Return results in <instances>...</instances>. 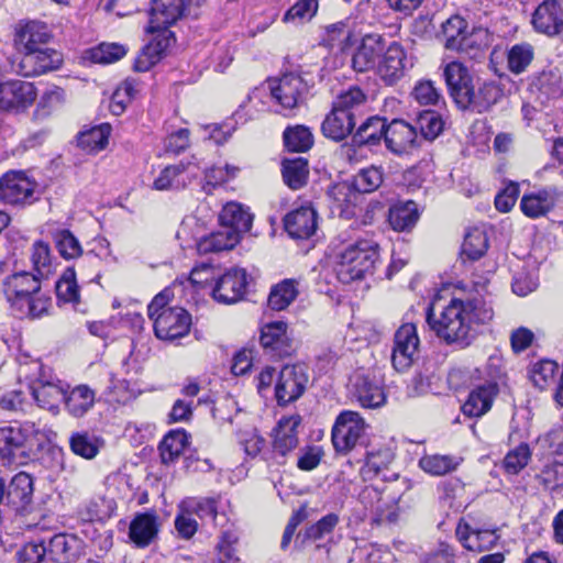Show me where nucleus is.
Masks as SVG:
<instances>
[{
	"label": "nucleus",
	"instance_id": "nucleus-1",
	"mask_svg": "<svg viewBox=\"0 0 563 563\" xmlns=\"http://www.w3.org/2000/svg\"><path fill=\"white\" fill-rule=\"evenodd\" d=\"M42 279L35 274L20 272L3 282L7 301L20 317L36 319L47 313L49 298L40 294Z\"/></svg>",
	"mask_w": 563,
	"mask_h": 563
},
{
	"label": "nucleus",
	"instance_id": "nucleus-2",
	"mask_svg": "<svg viewBox=\"0 0 563 563\" xmlns=\"http://www.w3.org/2000/svg\"><path fill=\"white\" fill-rule=\"evenodd\" d=\"M427 322L435 334L446 343L470 344L472 338V319L466 313L464 300L454 298L443 308L439 317L429 308Z\"/></svg>",
	"mask_w": 563,
	"mask_h": 563
},
{
	"label": "nucleus",
	"instance_id": "nucleus-3",
	"mask_svg": "<svg viewBox=\"0 0 563 563\" xmlns=\"http://www.w3.org/2000/svg\"><path fill=\"white\" fill-rule=\"evenodd\" d=\"M379 257L378 244L372 240H358L349 244L340 254L336 275L341 283L350 284L372 274Z\"/></svg>",
	"mask_w": 563,
	"mask_h": 563
},
{
	"label": "nucleus",
	"instance_id": "nucleus-4",
	"mask_svg": "<svg viewBox=\"0 0 563 563\" xmlns=\"http://www.w3.org/2000/svg\"><path fill=\"white\" fill-rule=\"evenodd\" d=\"M37 432L33 422L0 428V457L8 464H26Z\"/></svg>",
	"mask_w": 563,
	"mask_h": 563
},
{
	"label": "nucleus",
	"instance_id": "nucleus-5",
	"mask_svg": "<svg viewBox=\"0 0 563 563\" xmlns=\"http://www.w3.org/2000/svg\"><path fill=\"white\" fill-rule=\"evenodd\" d=\"M36 187L24 172L10 170L0 177V201L18 208L31 206L38 200Z\"/></svg>",
	"mask_w": 563,
	"mask_h": 563
},
{
	"label": "nucleus",
	"instance_id": "nucleus-6",
	"mask_svg": "<svg viewBox=\"0 0 563 563\" xmlns=\"http://www.w3.org/2000/svg\"><path fill=\"white\" fill-rule=\"evenodd\" d=\"M269 89L274 100L285 110H294L303 104L309 92L307 81L296 73L272 79Z\"/></svg>",
	"mask_w": 563,
	"mask_h": 563
},
{
	"label": "nucleus",
	"instance_id": "nucleus-7",
	"mask_svg": "<svg viewBox=\"0 0 563 563\" xmlns=\"http://www.w3.org/2000/svg\"><path fill=\"white\" fill-rule=\"evenodd\" d=\"M309 375L305 365H285L275 384V398L279 406H287L299 399L305 393Z\"/></svg>",
	"mask_w": 563,
	"mask_h": 563
},
{
	"label": "nucleus",
	"instance_id": "nucleus-8",
	"mask_svg": "<svg viewBox=\"0 0 563 563\" xmlns=\"http://www.w3.org/2000/svg\"><path fill=\"white\" fill-rule=\"evenodd\" d=\"M365 432V422L355 411L341 412L332 428V443L338 453L346 454L355 448Z\"/></svg>",
	"mask_w": 563,
	"mask_h": 563
},
{
	"label": "nucleus",
	"instance_id": "nucleus-9",
	"mask_svg": "<svg viewBox=\"0 0 563 563\" xmlns=\"http://www.w3.org/2000/svg\"><path fill=\"white\" fill-rule=\"evenodd\" d=\"M22 53L16 71L24 77H34L56 70L63 63L62 54L51 47L29 48Z\"/></svg>",
	"mask_w": 563,
	"mask_h": 563
},
{
	"label": "nucleus",
	"instance_id": "nucleus-10",
	"mask_svg": "<svg viewBox=\"0 0 563 563\" xmlns=\"http://www.w3.org/2000/svg\"><path fill=\"white\" fill-rule=\"evenodd\" d=\"M449 93L461 110L470 109V96L475 87L474 78L466 66L460 62L449 63L443 70Z\"/></svg>",
	"mask_w": 563,
	"mask_h": 563
},
{
	"label": "nucleus",
	"instance_id": "nucleus-11",
	"mask_svg": "<svg viewBox=\"0 0 563 563\" xmlns=\"http://www.w3.org/2000/svg\"><path fill=\"white\" fill-rule=\"evenodd\" d=\"M37 92L32 82L12 79L0 84V109L5 112H22L30 108Z\"/></svg>",
	"mask_w": 563,
	"mask_h": 563
},
{
	"label": "nucleus",
	"instance_id": "nucleus-12",
	"mask_svg": "<svg viewBox=\"0 0 563 563\" xmlns=\"http://www.w3.org/2000/svg\"><path fill=\"white\" fill-rule=\"evenodd\" d=\"M419 346L417 329L412 323L401 325L395 333L391 364L397 372H406L413 364Z\"/></svg>",
	"mask_w": 563,
	"mask_h": 563
},
{
	"label": "nucleus",
	"instance_id": "nucleus-13",
	"mask_svg": "<svg viewBox=\"0 0 563 563\" xmlns=\"http://www.w3.org/2000/svg\"><path fill=\"white\" fill-rule=\"evenodd\" d=\"M152 320L155 335L164 341H173L185 336L191 325L190 314L180 307L163 310Z\"/></svg>",
	"mask_w": 563,
	"mask_h": 563
},
{
	"label": "nucleus",
	"instance_id": "nucleus-14",
	"mask_svg": "<svg viewBox=\"0 0 563 563\" xmlns=\"http://www.w3.org/2000/svg\"><path fill=\"white\" fill-rule=\"evenodd\" d=\"M386 147L396 155H409L421 146L417 128L404 120H393L387 124Z\"/></svg>",
	"mask_w": 563,
	"mask_h": 563
},
{
	"label": "nucleus",
	"instance_id": "nucleus-15",
	"mask_svg": "<svg viewBox=\"0 0 563 563\" xmlns=\"http://www.w3.org/2000/svg\"><path fill=\"white\" fill-rule=\"evenodd\" d=\"M246 286V272L233 268L218 279L212 290V296L219 302L225 305L234 303L243 298Z\"/></svg>",
	"mask_w": 563,
	"mask_h": 563
},
{
	"label": "nucleus",
	"instance_id": "nucleus-16",
	"mask_svg": "<svg viewBox=\"0 0 563 563\" xmlns=\"http://www.w3.org/2000/svg\"><path fill=\"white\" fill-rule=\"evenodd\" d=\"M386 48V40L379 34H367L352 56V67L357 73H364L377 67L379 58Z\"/></svg>",
	"mask_w": 563,
	"mask_h": 563
},
{
	"label": "nucleus",
	"instance_id": "nucleus-17",
	"mask_svg": "<svg viewBox=\"0 0 563 563\" xmlns=\"http://www.w3.org/2000/svg\"><path fill=\"white\" fill-rule=\"evenodd\" d=\"M534 29L553 36L563 32V9L556 0H545L532 15Z\"/></svg>",
	"mask_w": 563,
	"mask_h": 563
},
{
	"label": "nucleus",
	"instance_id": "nucleus-18",
	"mask_svg": "<svg viewBox=\"0 0 563 563\" xmlns=\"http://www.w3.org/2000/svg\"><path fill=\"white\" fill-rule=\"evenodd\" d=\"M562 197L563 192L555 187H547L537 192L523 195L520 208L525 216L536 219L550 212Z\"/></svg>",
	"mask_w": 563,
	"mask_h": 563
},
{
	"label": "nucleus",
	"instance_id": "nucleus-19",
	"mask_svg": "<svg viewBox=\"0 0 563 563\" xmlns=\"http://www.w3.org/2000/svg\"><path fill=\"white\" fill-rule=\"evenodd\" d=\"M377 65V74L386 85H394L405 74L406 53L400 44L386 46Z\"/></svg>",
	"mask_w": 563,
	"mask_h": 563
},
{
	"label": "nucleus",
	"instance_id": "nucleus-20",
	"mask_svg": "<svg viewBox=\"0 0 563 563\" xmlns=\"http://www.w3.org/2000/svg\"><path fill=\"white\" fill-rule=\"evenodd\" d=\"M262 346L269 351L273 356L284 357L292 352L291 340L287 335V323L275 321L265 324L260 338Z\"/></svg>",
	"mask_w": 563,
	"mask_h": 563
},
{
	"label": "nucleus",
	"instance_id": "nucleus-21",
	"mask_svg": "<svg viewBox=\"0 0 563 563\" xmlns=\"http://www.w3.org/2000/svg\"><path fill=\"white\" fill-rule=\"evenodd\" d=\"M284 227L294 239H308L317 230V211L310 206H302L284 218Z\"/></svg>",
	"mask_w": 563,
	"mask_h": 563
},
{
	"label": "nucleus",
	"instance_id": "nucleus-22",
	"mask_svg": "<svg viewBox=\"0 0 563 563\" xmlns=\"http://www.w3.org/2000/svg\"><path fill=\"white\" fill-rule=\"evenodd\" d=\"M301 423L298 415L282 418L274 429L273 453L284 459L298 445L297 428Z\"/></svg>",
	"mask_w": 563,
	"mask_h": 563
},
{
	"label": "nucleus",
	"instance_id": "nucleus-23",
	"mask_svg": "<svg viewBox=\"0 0 563 563\" xmlns=\"http://www.w3.org/2000/svg\"><path fill=\"white\" fill-rule=\"evenodd\" d=\"M456 537L462 545L473 552H484L493 549L499 536L496 529H473L468 523L460 522Z\"/></svg>",
	"mask_w": 563,
	"mask_h": 563
},
{
	"label": "nucleus",
	"instance_id": "nucleus-24",
	"mask_svg": "<svg viewBox=\"0 0 563 563\" xmlns=\"http://www.w3.org/2000/svg\"><path fill=\"white\" fill-rule=\"evenodd\" d=\"M158 529V517L154 511L137 514L130 523L129 538L136 548H146L157 538Z\"/></svg>",
	"mask_w": 563,
	"mask_h": 563
},
{
	"label": "nucleus",
	"instance_id": "nucleus-25",
	"mask_svg": "<svg viewBox=\"0 0 563 563\" xmlns=\"http://www.w3.org/2000/svg\"><path fill=\"white\" fill-rule=\"evenodd\" d=\"M498 394V385L487 382L475 387L462 406V411L470 418H478L485 415L490 408L494 398Z\"/></svg>",
	"mask_w": 563,
	"mask_h": 563
},
{
	"label": "nucleus",
	"instance_id": "nucleus-26",
	"mask_svg": "<svg viewBox=\"0 0 563 563\" xmlns=\"http://www.w3.org/2000/svg\"><path fill=\"white\" fill-rule=\"evenodd\" d=\"M185 0H152L151 30L174 24L183 14Z\"/></svg>",
	"mask_w": 563,
	"mask_h": 563
},
{
	"label": "nucleus",
	"instance_id": "nucleus-27",
	"mask_svg": "<svg viewBox=\"0 0 563 563\" xmlns=\"http://www.w3.org/2000/svg\"><path fill=\"white\" fill-rule=\"evenodd\" d=\"M63 402L70 416L81 418L93 408L96 404V391L88 385L80 384L68 393L65 391Z\"/></svg>",
	"mask_w": 563,
	"mask_h": 563
},
{
	"label": "nucleus",
	"instance_id": "nucleus-28",
	"mask_svg": "<svg viewBox=\"0 0 563 563\" xmlns=\"http://www.w3.org/2000/svg\"><path fill=\"white\" fill-rule=\"evenodd\" d=\"M387 123L384 118L374 115L367 118L352 134L355 146H376L386 135Z\"/></svg>",
	"mask_w": 563,
	"mask_h": 563
},
{
	"label": "nucleus",
	"instance_id": "nucleus-29",
	"mask_svg": "<svg viewBox=\"0 0 563 563\" xmlns=\"http://www.w3.org/2000/svg\"><path fill=\"white\" fill-rule=\"evenodd\" d=\"M355 125V119L334 109L332 106L331 112L327 114L321 124V131L325 137L340 142L346 136L352 135Z\"/></svg>",
	"mask_w": 563,
	"mask_h": 563
},
{
	"label": "nucleus",
	"instance_id": "nucleus-30",
	"mask_svg": "<svg viewBox=\"0 0 563 563\" xmlns=\"http://www.w3.org/2000/svg\"><path fill=\"white\" fill-rule=\"evenodd\" d=\"M52 34L46 24L32 21L20 27L15 33V43L19 49L47 47Z\"/></svg>",
	"mask_w": 563,
	"mask_h": 563
},
{
	"label": "nucleus",
	"instance_id": "nucleus-31",
	"mask_svg": "<svg viewBox=\"0 0 563 563\" xmlns=\"http://www.w3.org/2000/svg\"><path fill=\"white\" fill-rule=\"evenodd\" d=\"M219 219L221 227L234 230L241 238L251 229L253 216L243 205L231 201L223 206Z\"/></svg>",
	"mask_w": 563,
	"mask_h": 563
},
{
	"label": "nucleus",
	"instance_id": "nucleus-32",
	"mask_svg": "<svg viewBox=\"0 0 563 563\" xmlns=\"http://www.w3.org/2000/svg\"><path fill=\"white\" fill-rule=\"evenodd\" d=\"M339 521L340 518L334 512L323 516L316 523L307 527L297 534L294 548L298 551H302L308 543L323 539L325 536L332 533Z\"/></svg>",
	"mask_w": 563,
	"mask_h": 563
},
{
	"label": "nucleus",
	"instance_id": "nucleus-33",
	"mask_svg": "<svg viewBox=\"0 0 563 563\" xmlns=\"http://www.w3.org/2000/svg\"><path fill=\"white\" fill-rule=\"evenodd\" d=\"M504 91L500 85L495 80H485L479 82L477 87H473L472 96H470V109L478 113L487 111L492 106L496 104L503 97Z\"/></svg>",
	"mask_w": 563,
	"mask_h": 563
},
{
	"label": "nucleus",
	"instance_id": "nucleus-34",
	"mask_svg": "<svg viewBox=\"0 0 563 563\" xmlns=\"http://www.w3.org/2000/svg\"><path fill=\"white\" fill-rule=\"evenodd\" d=\"M367 96L357 86H352L346 90L341 91L332 102L334 109L349 114L357 120L364 114L366 108Z\"/></svg>",
	"mask_w": 563,
	"mask_h": 563
},
{
	"label": "nucleus",
	"instance_id": "nucleus-35",
	"mask_svg": "<svg viewBox=\"0 0 563 563\" xmlns=\"http://www.w3.org/2000/svg\"><path fill=\"white\" fill-rule=\"evenodd\" d=\"M190 165L183 163L166 166L153 183L156 190H179L184 189L190 181L188 169Z\"/></svg>",
	"mask_w": 563,
	"mask_h": 563
},
{
	"label": "nucleus",
	"instance_id": "nucleus-36",
	"mask_svg": "<svg viewBox=\"0 0 563 563\" xmlns=\"http://www.w3.org/2000/svg\"><path fill=\"white\" fill-rule=\"evenodd\" d=\"M355 395L365 408H378L385 404L386 396L380 385L365 375H358L354 383Z\"/></svg>",
	"mask_w": 563,
	"mask_h": 563
},
{
	"label": "nucleus",
	"instance_id": "nucleus-37",
	"mask_svg": "<svg viewBox=\"0 0 563 563\" xmlns=\"http://www.w3.org/2000/svg\"><path fill=\"white\" fill-rule=\"evenodd\" d=\"M420 217L418 206L415 201L408 200L398 202L390 207L388 220L395 231L411 230Z\"/></svg>",
	"mask_w": 563,
	"mask_h": 563
},
{
	"label": "nucleus",
	"instance_id": "nucleus-38",
	"mask_svg": "<svg viewBox=\"0 0 563 563\" xmlns=\"http://www.w3.org/2000/svg\"><path fill=\"white\" fill-rule=\"evenodd\" d=\"M32 395L38 406L52 412H57L60 402L64 401L65 390L62 386L51 382H38L31 387Z\"/></svg>",
	"mask_w": 563,
	"mask_h": 563
},
{
	"label": "nucleus",
	"instance_id": "nucleus-39",
	"mask_svg": "<svg viewBox=\"0 0 563 563\" xmlns=\"http://www.w3.org/2000/svg\"><path fill=\"white\" fill-rule=\"evenodd\" d=\"M284 183L292 190L302 188L308 180V161L303 157L285 158L282 163Z\"/></svg>",
	"mask_w": 563,
	"mask_h": 563
},
{
	"label": "nucleus",
	"instance_id": "nucleus-40",
	"mask_svg": "<svg viewBox=\"0 0 563 563\" xmlns=\"http://www.w3.org/2000/svg\"><path fill=\"white\" fill-rule=\"evenodd\" d=\"M240 242V236L234 230L225 227L201 239L198 243L200 253L221 252L233 249Z\"/></svg>",
	"mask_w": 563,
	"mask_h": 563
},
{
	"label": "nucleus",
	"instance_id": "nucleus-41",
	"mask_svg": "<svg viewBox=\"0 0 563 563\" xmlns=\"http://www.w3.org/2000/svg\"><path fill=\"white\" fill-rule=\"evenodd\" d=\"M489 43V32L486 29L477 27L470 33L466 32L453 51L461 52L471 58H477L485 53Z\"/></svg>",
	"mask_w": 563,
	"mask_h": 563
},
{
	"label": "nucleus",
	"instance_id": "nucleus-42",
	"mask_svg": "<svg viewBox=\"0 0 563 563\" xmlns=\"http://www.w3.org/2000/svg\"><path fill=\"white\" fill-rule=\"evenodd\" d=\"M298 284L296 279L288 278L272 287L267 299L268 307L275 311L286 309L299 294Z\"/></svg>",
	"mask_w": 563,
	"mask_h": 563
},
{
	"label": "nucleus",
	"instance_id": "nucleus-43",
	"mask_svg": "<svg viewBox=\"0 0 563 563\" xmlns=\"http://www.w3.org/2000/svg\"><path fill=\"white\" fill-rule=\"evenodd\" d=\"M189 444V438L184 430L169 431L159 444L161 457L164 464L175 462Z\"/></svg>",
	"mask_w": 563,
	"mask_h": 563
},
{
	"label": "nucleus",
	"instance_id": "nucleus-44",
	"mask_svg": "<svg viewBox=\"0 0 563 563\" xmlns=\"http://www.w3.org/2000/svg\"><path fill=\"white\" fill-rule=\"evenodd\" d=\"M7 497L12 504L24 506L31 501L33 494L32 477L24 473H18L8 487Z\"/></svg>",
	"mask_w": 563,
	"mask_h": 563
},
{
	"label": "nucleus",
	"instance_id": "nucleus-45",
	"mask_svg": "<svg viewBox=\"0 0 563 563\" xmlns=\"http://www.w3.org/2000/svg\"><path fill=\"white\" fill-rule=\"evenodd\" d=\"M288 151L303 153L313 145V135L305 125L288 126L283 134Z\"/></svg>",
	"mask_w": 563,
	"mask_h": 563
},
{
	"label": "nucleus",
	"instance_id": "nucleus-46",
	"mask_svg": "<svg viewBox=\"0 0 563 563\" xmlns=\"http://www.w3.org/2000/svg\"><path fill=\"white\" fill-rule=\"evenodd\" d=\"M351 184L356 194L373 192L383 184V172L375 166L362 168L353 176Z\"/></svg>",
	"mask_w": 563,
	"mask_h": 563
},
{
	"label": "nucleus",
	"instance_id": "nucleus-47",
	"mask_svg": "<svg viewBox=\"0 0 563 563\" xmlns=\"http://www.w3.org/2000/svg\"><path fill=\"white\" fill-rule=\"evenodd\" d=\"M56 296L59 301L78 303L79 302V287L76 280V272L74 267H67L55 286Z\"/></svg>",
	"mask_w": 563,
	"mask_h": 563
},
{
	"label": "nucleus",
	"instance_id": "nucleus-48",
	"mask_svg": "<svg viewBox=\"0 0 563 563\" xmlns=\"http://www.w3.org/2000/svg\"><path fill=\"white\" fill-rule=\"evenodd\" d=\"M417 129L420 130L421 142L423 140L433 141L437 139L441 132L443 131L444 122L441 115L432 110H426L418 114L417 120Z\"/></svg>",
	"mask_w": 563,
	"mask_h": 563
},
{
	"label": "nucleus",
	"instance_id": "nucleus-49",
	"mask_svg": "<svg viewBox=\"0 0 563 563\" xmlns=\"http://www.w3.org/2000/svg\"><path fill=\"white\" fill-rule=\"evenodd\" d=\"M53 241L59 255L65 260H74L82 254V247L78 239L67 229L56 230Z\"/></svg>",
	"mask_w": 563,
	"mask_h": 563
},
{
	"label": "nucleus",
	"instance_id": "nucleus-50",
	"mask_svg": "<svg viewBox=\"0 0 563 563\" xmlns=\"http://www.w3.org/2000/svg\"><path fill=\"white\" fill-rule=\"evenodd\" d=\"M70 450L74 454L86 460L93 459L99 453V440L88 432H74L69 438Z\"/></svg>",
	"mask_w": 563,
	"mask_h": 563
},
{
	"label": "nucleus",
	"instance_id": "nucleus-51",
	"mask_svg": "<svg viewBox=\"0 0 563 563\" xmlns=\"http://www.w3.org/2000/svg\"><path fill=\"white\" fill-rule=\"evenodd\" d=\"M487 249L488 239L483 230L475 228L465 234L462 253L468 258L478 260L486 253Z\"/></svg>",
	"mask_w": 563,
	"mask_h": 563
},
{
	"label": "nucleus",
	"instance_id": "nucleus-52",
	"mask_svg": "<svg viewBox=\"0 0 563 563\" xmlns=\"http://www.w3.org/2000/svg\"><path fill=\"white\" fill-rule=\"evenodd\" d=\"M559 371V364L552 360H541L533 364L530 369V378L534 386L545 389L555 382V374Z\"/></svg>",
	"mask_w": 563,
	"mask_h": 563
},
{
	"label": "nucleus",
	"instance_id": "nucleus-53",
	"mask_svg": "<svg viewBox=\"0 0 563 563\" xmlns=\"http://www.w3.org/2000/svg\"><path fill=\"white\" fill-rule=\"evenodd\" d=\"M52 253L48 243L35 241L32 245L31 262L36 272L35 275L46 278L52 273Z\"/></svg>",
	"mask_w": 563,
	"mask_h": 563
},
{
	"label": "nucleus",
	"instance_id": "nucleus-54",
	"mask_svg": "<svg viewBox=\"0 0 563 563\" xmlns=\"http://www.w3.org/2000/svg\"><path fill=\"white\" fill-rule=\"evenodd\" d=\"M533 47L528 43L514 45L507 55L508 68L514 74H521L533 59Z\"/></svg>",
	"mask_w": 563,
	"mask_h": 563
},
{
	"label": "nucleus",
	"instance_id": "nucleus-55",
	"mask_svg": "<svg viewBox=\"0 0 563 563\" xmlns=\"http://www.w3.org/2000/svg\"><path fill=\"white\" fill-rule=\"evenodd\" d=\"M194 512L205 521L211 522L216 527L223 528L228 522L224 512L218 509V500L216 498H202L198 500L194 507Z\"/></svg>",
	"mask_w": 563,
	"mask_h": 563
},
{
	"label": "nucleus",
	"instance_id": "nucleus-56",
	"mask_svg": "<svg viewBox=\"0 0 563 563\" xmlns=\"http://www.w3.org/2000/svg\"><path fill=\"white\" fill-rule=\"evenodd\" d=\"M466 313L471 316L473 323H487L494 318V309L492 303L488 302L484 297L476 296L464 301Z\"/></svg>",
	"mask_w": 563,
	"mask_h": 563
},
{
	"label": "nucleus",
	"instance_id": "nucleus-57",
	"mask_svg": "<svg viewBox=\"0 0 563 563\" xmlns=\"http://www.w3.org/2000/svg\"><path fill=\"white\" fill-rule=\"evenodd\" d=\"M109 135L110 125L102 124L80 133L78 136V144L85 150L89 148L100 151L108 144Z\"/></svg>",
	"mask_w": 563,
	"mask_h": 563
},
{
	"label": "nucleus",
	"instance_id": "nucleus-58",
	"mask_svg": "<svg viewBox=\"0 0 563 563\" xmlns=\"http://www.w3.org/2000/svg\"><path fill=\"white\" fill-rule=\"evenodd\" d=\"M459 462L449 455H429L420 460V466L427 473L441 476L456 468Z\"/></svg>",
	"mask_w": 563,
	"mask_h": 563
},
{
	"label": "nucleus",
	"instance_id": "nucleus-59",
	"mask_svg": "<svg viewBox=\"0 0 563 563\" xmlns=\"http://www.w3.org/2000/svg\"><path fill=\"white\" fill-rule=\"evenodd\" d=\"M466 21L459 16H452L448 19L442 25V32L445 37V47L448 49L456 48L461 38L466 33Z\"/></svg>",
	"mask_w": 563,
	"mask_h": 563
},
{
	"label": "nucleus",
	"instance_id": "nucleus-60",
	"mask_svg": "<svg viewBox=\"0 0 563 563\" xmlns=\"http://www.w3.org/2000/svg\"><path fill=\"white\" fill-rule=\"evenodd\" d=\"M126 54V48L117 43H101L91 49L90 58L95 63L110 64L121 59Z\"/></svg>",
	"mask_w": 563,
	"mask_h": 563
},
{
	"label": "nucleus",
	"instance_id": "nucleus-61",
	"mask_svg": "<svg viewBox=\"0 0 563 563\" xmlns=\"http://www.w3.org/2000/svg\"><path fill=\"white\" fill-rule=\"evenodd\" d=\"M318 10V0H298L284 15L285 22L301 23L310 20Z\"/></svg>",
	"mask_w": 563,
	"mask_h": 563
},
{
	"label": "nucleus",
	"instance_id": "nucleus-62",
	"mask_svg": "<svg viewBox=\"0 0 563 563\" xmlns=\"http://www.w3.org/2000/svg\"><path fill=\"white\" fill-rule=\"evenodd\" d=\"M411 96L415 100L423 106H433L437 104L441 99V93L439 89L434 86V82L431 80H419L411 92Z\"/></svg>",
	"mask_w": 563,
	"mask_h": 563
},
{
	"label": "nucleus",
	"instance_id": "nucleus-63",
	"mask_svg": "<svg viewBox=\"0 0 563 563\" xmlns=\"http://www.w3.org/2000/svg\"><path fill=\"white\" fill-rule=\"evenodd\" d=\"M530 459V450L527 444H520L510 451L504 459V466L510 474H518Z\"/></svg>",
	"mask_w": 563,
	"mask_h": 563
},
{
	"label": "nucleus",
	"instance_id": "nucleus-64",
	"mask_svg": "<svg viewBox=\"0 0 563 563\" xmlns=\"http://www.w3.org/2000/svg\"><path fill=\"white\" fill-rule=\"evenodd\" d=\"M328 195L333 198L334 201L338 202V206L343 208L344 206L347 207L357 198V194L353 188V185L351 181H343L333 185L329 191Z\"/></svg>",
	"mask_w": 563,
	"mask_h": 563
}]
</instances>
